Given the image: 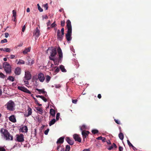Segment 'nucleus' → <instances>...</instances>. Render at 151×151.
Instances as JSON below:
<instances>
[{
  "label": "nucleus",
  "mask_w": 151,
  "mask_h": 151,
  "mask_svg": "<svg viewBox=\"0 0 151 151\" xmlns=\"http://www.w3.org/2000/svg\"><path fill=\"white\" fill-rule=\"evenodd\" d=\"M67 28V33L65 35L66 38L68 41H70L72 39V28L70 21L68 19L66 22Z\"/></svg>",
  "instance_id": "nucleus-1"
},
{
  "label": "nucleus",
  "mask_w": 151,
  "mask_h": 151,
  "mask_svg": "<svg viewBox=\"0 0 151 151\" xmlns=\"http://www.w3.org/2000/svg\"><path fill=\"white\" fill-rule=\"evenodd\" d=\"M0 132L3 134L4 138L6 140H13V136L10 134L6 129L2 128L1 129Z\"/></svg>",
  "instance_id": "nucleus-2"
},
{
  "label": "nucleus",
  "mask_w": 151,
  "mask_h": 151,
  "mask_svg": "<svg viewBox=\"0 0 151 151\" xmlns=\"http://www.w3.org/2000/svg\"><path fill=\"white\" fill-rule=\"evenodd\" d=\"M57 53L56 48L52 47L51 49V51L50 52V55L49 57V58L50 60L53 61L55 62L57 59L56 58H54L52 57L56 56Z\"/></svg>",
  "instance_id": "nucleus-3"
},
{
  "label": "nucleus",
  "mask_w": 151,
  "mask_h": 151,
  "mask_svg": "<svg viewBox=\"0 0 151 151\" xmlns=\"http://www.w3.org/2000/svg\"><path fill=\"white\" fill-rule=\"evenodd\" d=\"M3 66L5 71L7 73L9 74L11 73V66L8 63L4 62Z\"/></svg>",
  "instance_id": "nucleus-4"
},
{
  "label": "nucleus",
  "mask_w": 151,
  "mask_h": 151,
  "mask_svg": "<svg viewBox=\"0 0 151 151\" xmlns=\"http://www.w3.org/2000/svg\"><path fill=\"white\" fill-rule=\"evenodd\" d=\"M7 108L8 110L13 111L14 109V103L12 101H9L6 104Z\"/></svg>",
  "instance_id": "nucleus-5"
},
{
  "label": "nucleus",
  "mask_w": 151,
  "mask_h": 151,
  "mask_svg": "<svg viewBox=\"0 0 151 151\" xmlns=\"http://www.w3.org/2000/svg\"><path fill=\"white\" fill-rule=\"evenodd\" d=\"M59 55V59H58V62H61L62 60L63 55L62 50L60 47H58L57 49Z\"/></svg>",
  "instance_id": "nucleus-6"
},
{
  "label": "nucleus",
  "mask_w": 151,
  "mask_h": 151,
  "mask_svg": "<svg viewBox=\"0 0 151 151\" xmlns=\"http://www.w3.org/2000/svg\"><path fill=\"white\" fill-rule=\"evenodd\" d=\"M16 140L18 142H23L24 141V136L23 134H21L20 135H17Z\"/></svg>",
  "instance_id": "nucleus-7"
},
{
  "label": "nucleus",
  "mask_w": 151,
  "mask_h": 151,
  "mask_svg": "<svg viewBox=\"0 0 151 151\" xmlns=\"http://www.w3.org/2000/svg\"><path fill=\"white\" fill-rule=\"evenodd\" d=\"M18 89L19 90L22 91H23L24 92L29 93V94H31V92L28 90L27 88H26L22 87V86H19L17 87Z\"/></svg>",
  "instance_id": "nucleus-8"
},
{
  "label": "nucleus",
  "mask_w": 151,
  "mask_h": 151,
  "mask_svg": "<svg viewBox=\"0 0 151 151\" xmlns=\"http://www.w3.org/2000/svg\"><path fill=\"white\" fill-rule=\"evenodd\" d=\"M57 39L60 41H62L64 36V35H62V34L60 32V29H58L57 32Z\"/></svg>",
  "instance_id": "nucleus-9"
},
{
  "label": "nucleus",
  "mask_w": 151,
  "mask_h": 151,
  "mask_svg": "<svg viewBox=\"0 0 151 151\" xmlns=\"http://www.w3.org/2000/svg\"><path fill=\"white\" fill-rule=\"evenodd\" d=\"M24 79L27 81L30 80L32 78V76L30 72L29 71L25 72Z\"/></svg>",
  "instance_id": "nucleus-10"
},
{
  "label": "nucleus",
  "mask_w": 151,
  "mask_h": 151,
  "mask_svg": "<svg viewBox=\"0 0 151 151\" xmlns=\"http://www.w3.org/2000/svg\"><path fill=\"white\" fill-rule=\"evenodd\" d=\"M73 138L75 141H77L79 142H81V139L79 136V135L77 134H74L73 135Z\"/></svg>",
  "instance_id": "nucleus-11"
},
{
  "label": "nucleus",
  "mask_w": 151,
  "mask_h": 151,
  "mask_svg": "<svg viewBox=\"0 0 151 151\" xmlns=\"http://www.w3.org/2000/svg\"><path fill=\"white\" fill-rule=\"evenodd\" d=\"M38 79L40 82H43L45 79L44 74L42 73H40L38 75Z\"/></svg>",
  "instance_id": "nucleus-12"
},
{
  "label": "nucleus",
  "mask_w": 151,
  "mask_h": 151,
  "mask_svg": "<svg viewBox=\"0 0 151 151\" xmlns=\"http://www.w3.org/2000/svg\"><path fill=\"white\" fill-rule=\"evenodd\" d=\"M89 133L88 131H82V134L83 136V140H84V139L88 136Z\"/></svg>",
  "instance_id": "nucleus-13"
},
{
  "label": "nucleus",
  "mask_w": 151,
  "mask_h": 151,
  "mask_svg": "<svg viewBox=\"0 0 151 151\" xmlns=\"http://www.w3.org/2000/svg\"><path fill=\"white\" fill-rule=\"evenodd\" d=\"M64 137H61L59 138L56 142L57 145H61L64 142Z\"/></svg>",
  "instance_id": "nucleus-14"
},
{
  "label": "nucleus",
  "mask_w": 151,
  "mask_h": 151,
  "mask_svg": "<svg viewBox=\"0 0 151 151\" xmlns=\"http://www.w3.org/2000/svg\"><path fill=\"white\" fill-rule=\"evenodd\" d=\"M21 73V69L19 67L16 68L14 70V73L16 75H19Z\"/></svg>",
  "instance_id": "nucleus-15"
},
{
  "label": "nucleus",
  "mask_w": 151,
  "mask_h": 151,
  "mask_svg": "<svg viewBox=\"0 0 151 151\" xmlns=\"http://www.w3.org/2000/svg\"><path fill=\"white\" fill-rule=\"evenodd\" d=\"M66 141L70 145H72L74 144V141L73 140H71L69 137H67L65 138Z\"/></svg>",
  "instance_id": "nucleus-16"
},
{
  "label": "nucleus",
  "mask_w": 151,
  "mask_h": 151,
  "mask_svg": "<svg viewBox=\"0 0 151 151\" xmlns=\"http://www.w3.org/2000/svg\"><path fill=\"white\" fill-rule=\"evenodd\" d=\"M34 35L37 37H38L40 35V31L38 27H37L34 32Z\"/></svg>",
  "instance_id": "nucleus-17"
},
{
  "label": "nucleus",
  "mask_w": 151,
  "mask_h": 151,
  "mask_svg": "<svg viewBox=\"0 0 151 151\" xmlns=\"http://www.w3.org/2000/svg\"><path fill=\"white\" fill-rule=\"evenodd\" d=\"M9 120L13 123H15L16 122V118L14 115H12L9 117Z\"/></svg>",
  "instance_id": "nucleus-18"
},
{
  "label": "nucleus",
  "mask_w": 151,
  "mask_h": 151,
  "mask_svg": "<svg viewBox=\"0 0 151 151\" xmlns=\"http://www.w3.org/2000/svg\"><path fill=\"white\" fill-rule=\"evenodd\" d=\"M27 62L28 65H30L34 63V60L29 57L27 58Z\"/></svg>",
  "instance_id": "nucleus-19"
},
{
  "label": "nucleus",
  "mask_w": 151,
  "mask_h": 151,
  "mask_svg": "<svg viewBox=\"0 0 151 151\" xmlns=\"http://www.w3.org/2000/svg\"><path fill=\"white\" fill-rule=\"evenodd\" d=\"M21 132H27L28 131L27 127V126H25L22 127L20 129Z\"/></svg>",
  "instance_id": "nucleus-20"
},
{
  "label": "nucleus",
  "mask_w": 151,
  "mask_h": 151,
  "mask_svg": "<svg viewBox=\"0 0 151 151\" xmlns=\"http://www.w3.org/2000/svg\"><path fill=\"white\" fill-rule=\"evenodd\" d=\"M50 115L54 117L55 116V110L53 109H51L50 110Z\"/></svg>",
  "instance_id": "nucleus-21"
},
{
  "label": "nucleus",
  "mask_w": 151,
  "mask_h": 151,
  "mask_svg": "<svg viewBox=\"0 0 151 151\" xmlns=\"http://www.w3.org/2000/svg\"><path fill=\"white\" fill-rule=\"evenodd\" d=\"M28 111L27 114L25 115V116L26 117H28L31 115L32 113V109L31 108L29 107L28 109Z\"/></svg>",
  "instance_id": "nucleus-22"
},
{
  "label": "nucleus",
  "mask_w": 151,
  "mask_h": 151,
  "mask_svg": "<svg viewBox=\"0 0 151 151\" xmlns=\"http://www.w3.org/2000/svg\"><path fill=\"white\" fill-rule=\"evenodd\" d=\"M36 90L39 92V93H38L39 94H41V93L42 94H45V93H46V92L44 91V89H40L37 88L36 89Z\"/></svg>",
  "instance_id": "nucleus-23"
},
{
  "label": "nucleus",
  "mask_w": 151,
  "mask_h": 151,
  "mask_svg": "<svg viewBox=\"0 0 151 151\" xmlns=\"http://www.w3.org/2000/svg\"><path fill=\"white\" fill-rule=\"evenodd\" d=\"M0 50L1 51H6V52H10V50L9 48H6L4 49H3L2 48H0Z\"/></svg>",
  "instance_id": "nucleus-24"
},
{
  "label": "nucleus",
  "mask_w": 151,
  "mask_h": 151,
  "mask_svg": "<svg viewBox=\"0 0 151 151\" xmlns=\"http://www.w3.org/2000/svg\"><path fill=\"white\" fill-rule=\"evenodd\" d=\"M30 50V47H28L25 49L23 51V53L24 54H26Z\"/></svg>",
  "instance_id": "nucleus-25"
},
{
  "label": "nucleus",
  "mask_w": 151,
  "mask_h": 151,
  "mask_svg": "<svg viewBox=\"0 0 151 151\" xmlns=\"http://www.w3.org/2000/svg\"><path fill=\"white\" fill-rule=\"evenodd\" d=\"M56 122V120L55 119H53L51 121H50L49 123V126H50L54 124Z\"/></svg>",
  "instance_id": "nucleus-26"
},
{
  "label": "nucleus",
  "mask_w": 151,
  "mask_h": 151,
  "mask_svg": "<svg viewBox=\"0 0 151 151\" xmlns=\"http://www.w3.org/2000/svg\"><path fill=\"white\" fill-rule=\"evenodd\" d=\"M37 111H39L38 113L40 114H42L43 112V110L41 108L37 107Z\"/></svg>",
  "instance_id": "nucleus-27"
},
{
  "label": "nucleus",
  "mask_w": 151,
  "mask_h": 151,
  "mask_svg": "<svg viewBox=\"0 0 151 151\" xmlns=\"http://www.w3.org/2000/svg\"><path fill=\"white\" fill-rule=\"evenodd\" d=\"M119 137L120 139L123 140L124 138L123 134L122 132H120L119 134Z\"/></svg>",
  "instance_id": "nucleus-28"
},
{
  "label": "nucleus",
  "mask_w": 151,
  "mask_h": 151,
  "mask_svg": "<svg viewBox=\"0 0 151 151\" xmlns=\"http://www.w3.org/2000/svg\"><path fill=\"white\" fill-rule=\"evenodd\" d=\"M60 69L62 72H66V70L65 68L64 67L63 65H60Z\"/></svg>",
  "instance_id": "nucleus-29"
},
{
  "label": "nucleus",
  "mask_w": 151,
  "mask_h": 151,
  "mask_svg": "<svg viewBox=\"0 0 151 151\" xmlns=\"http://www.w3.org/2000/svg\"><path fill=\"white\" fill-rule=\"evenodd\" d=\"M51 79L50 77L48 76L47 75L46 76V82L48 83Z\"/></svg>",
  "instance_id": "nucleus-30"
},
{
  "label": "nucleus",
  "mask_w": 151,
  "mask_h": 151,
  "mask_svg": "<svg viewBox=\"0 0 151 151\" xmlns=\"http://www.w3.org/2000/svg\"><path fill=\"white\" fill-rule=\"evenodd\" d=\"M127 142L128 145L129 147H132L133 148V149L134 150V148L135 147L133 145L130 143V141H129V140H127Z\"/></svg>",
  "instance_id": "nucleus-31"
},
{
  "label": "nucleus",
  "mask_w": 151,
  "mask_h": 151,
  "mask_svg": "<svg viewBox=\"0 0 151 151\" xmlns=\"http://www.w3.org/2000/svg\"><path fill=\"white\" fill-rule=\"evenodd\" d=\"M8 79L12 82L14 81V78L12 76H9L8 77Z\"/></svg>",
  "instance_id": "nucleus-32"
},
{
  "label": "nucleus",
  "mask_w": 151,
  "mask_h": 151,
  "mask_svg": "<svg viewBox=\"0 0 151 151\" xmlns=\"http://www.w3.org/2000/svg\"><path fill=\"white\" fill-rule=\"evenodd\" d=\"M13 17H16L17 15V11L15 10L12 11Z\"/></svg>",
  "instance_id": "nucleus-33"
},
{
  "label": "nucleus",
  "mask_w": 151,
  "mask_h": 151,
  "mask_svg": "<svg viewBox=\"0 0 151 151\" xmlns=\"http://www.w3.org/2000/svg\"><path fill=\"white\" fill-rule=\"evenodd\" d=\"M70 148V145H66L65 151H69Z\"/></svg>",
  "instance_id": "nucleus-34"
},
{
  "label": "nucleus",
  "mask_w": 151,
  "mask_h": 151,
  "mask_svg": "<svg viewBox=\"0 0 151 151\" xmlns=\"http://www.w3.org/2000/svg\"><path fill=\"white\" fill-rule=\"evenodd\" d=\"M74 64L76 66V68H78L79 66V64L78 63L77 61H74Z\"/></svg>",
  "instance_id": "nucleus-35"
},
{
  "label": "nucleus",
  "mask_w": 151,
  "mask_h": 151,
  "mask_svg": "<svg viewBox=\"0 0 151 151\" xmlns=\"http://www.w3.org/2000/svg\"><path fill=\"white\" fill-rule=\"evenodd\" d=\"M24 61L22 60H19L18 63V64H24Z\"/></svg>",
  "instance_id": "nucleus-36"
},
{
  "label": "nucleus",
  "mask_w": 151,
  "mask_h": 151,
  "mask_svg": "<svg viewBox=\"0 0 151 151\" xmlns=\"http://www.w3.org/2000/svg\"><path fill=\"white\" fill-rule=\"evenodd\" d=\"M91 132L93 134H95L98 133L99 132V131L96 129H93L92 130Z\"/></svg>",
  "instance_id": "nucleus-37"
},
{
  "label": "nucleus",
  "mask_w": 151,
  "mask_h": 151,
  "mask_svg": "<svg viewBox=\"0 0 151 151\" xmlns=\"http://www.w3.org/2000/svg\"><path fill=\"white\" fill-rule=\"evenodd\" d=\"M37 6H38V9L39 10V11L41 12H42L43 11V10L42 8H41L39 4H37Z\"/></svg>",
  "instance_id": "nucleus-38"
},
{
  "label": "nucleus",
  "mask_w": 151,
  "mask_h": 151,
  "mask_svg": "<svg viewBox=\"0 0 151 151\" xmlns=\"http://www.w3.org/2000/svg\"><path fill=\"white\" fill-rule=\"evenodd\" d=\"M60 24L62 27H64L65 25V21L64 20L61 21L60 22Z\"/></svg>",
  "instance_id": "nucleus-39"
},
{
  "label": "nucleus",
  "mask_w": 151,
  "mask_h": 151,
  "mask_svg": "<svg viewBox=\"0 0 151 151\" xmlns=\"http://www.w3.org/2000/svg\"><path fill=\"white\" fill-rule=\"evenodd\" d=\"M60 116V113H58L56 114V120L57 121L59 119V116Z\"/></svg>",
  "instance_id": "nucleus-40"
},
{
  "label": "nucleus",
  "mask_w": 151,
  "mask_h": 151,
  "mask_svg": "<svg viewBox=\"0 0 151 151\" xmlns=\"http://www.w3.org/2000/svg\"><path fill=\"white\" fill-rule=\"evenodd\" d=\"M0 77L3 78H4L5 77V76L3 73L0 72Z\"/></svg>",
  "instance_id": "nucleus-41"
},
{
  "label": "nucleus",
  "mask_w": 151,
  "mask_h": 151,
  "mask_svg": "<svg viewBox=\"0 0 151 151\" xmlns=\"http://www.w3.org/2000/svg\"><path fill=\"white\" fill-rule=\"evenodd\" d=\"M64 28H62L60 31V32L62 34V35H64Z\"/></svg>",
  "instance_id": "nucleus-42"
},
{
  "label": "nucleus",
  "mask_w": 151,
  "mask_h": 151,
  "mask_svg": "<svg viewBox=\"0 0 151 151\" xmlns=\"http://www.w3.org/2000/svg\"><path fill=\"white\" fill-rule=\"evenodd\" d=\"M7 42V40L6 39H5L3 40H2L1 41V43H3L5 42Z\"/></svg>",
  "instance_id": "nucleus-43"
},
{
  "label": "nucleus",
  "mask_w": 151,
  "mask_h": 151,
  "mask_svg": "<svg viewBox=\"0 0 151 151\" xmlns=\"http://www.w3.org/2000/svg\"><path fill=\"white\" fill-rule=\"evenodd\" d=\"M49 131V129H47V130H45V131L44 132V134L45 135L47 134Z\"/></svg>",
  "instance_id": "nucleus-44"
},
{
  "label": "nucleus",
  "mask_w": 151,
  "mask_h": 151,
  "mask_svg": "<svg viewBox=\"0 0 151 151\" xmlns=\"http://www.w3.org/2000/svg\"><path fill=\"white\" fill-rule=\"evenodd\" d=\"M56 24H55V21L53 23H52L51 25V27L52 28L54 27Z\"/></svg>",
  "instance_id": "nucleus-45"
},
{
  "label": "nucleus",
  "mask_w": 151,
  "mask_h": 151,
  "mask_svg": "<svg viewBox=\"0 0 151 151\" xmlns=\"http://www.w3.org/2000/svg\"><path fill=\"white\" fill-rule=\"evenodd\" d=\"M41 99L45 102H46L47 101V99H45L43 96H42Z\"/></svg>",
  "instance_id": "nucleus-46"
},
{
  "label": "nucleus",
  "mask_w": 151,
  "mask_h": 151,
  "mask_svg": "<svg viewBox=\"0 0 151 151\" xmlns=\"http://www.w3.org/2000/svg\"><path fill=\"white\" fill-rule=\"evenodd\" d=\"M26 28V26H25V25H24L23 27H22V31L23 32H24V31L25 30V29Z\"/></svg>",
  "instance_id": "nucleus-47"
},
{
  "label": "nucleus",
  "mask_w": 151,
  "mask_h": 151,
  "mask_svg": "<svg viewBox=\"0 0 151 151\" xmlns=\"http://www.w3.org/2000/svg\"><path fill=\"white\" fill-rule=\"evenodd\" d=\"M77 100V99H72V102L73 103L76 104V103Z\"/></svg>",
  "instance_id": "nucleus-48"
},
{
  "label": "nucleus",
  "mask_w": 151,
  "mask_h": 151,
  "mask_svg": "<svg viewBox=\"0 0 151 151\" xmlns=\"http://www.w3.org/2000/svg\"><path fill=\"white\" fill-rule=\"evenodd\" d=\"M114 121H115V122L117 124H120V122L119 121L116 119H114Z\"/></svg>",
  "instance_id": "nucleus-49"
},
{
  "label": "nucleus",
  "mask_w": 151,
  "mask_h": 151,
  "mask_svg": "<svg viewBox=\"0 0 151 151\" xmlns=\"http://www.w3.org/2000/svg\"><path fill=\"white\" fill-rule=\"evenodd\" d=\"M119 151H123V148L122 147L120 146L119 147Z\"/></svg>",
  "instance_id": "nucleus-50"
},
{
  "label": "nucleus",
  "mask_w": 151,
  "mask_h": 151,
  "mask_svg": "<svg viewBox=\"0 0 151 151\" xmlns=\"http://www.w3.org/2000/svg\"><path fill=\"white\" fill-rule=\"evenodd\" d=\"M0 151H6L5 149L3 147H0Z\"/></svg>",
  "instance_id": "nucleus-51"
},
{
  "label": "nucleus",
  "mask_w": 151,
  "mask_h": 151,
  "mask_svg": "<svg viewBox=\"0 0 151 151\" xmlns=\"http://www.w3.org/2000/svg\"><path fill=\"white\" fill-rule=\"evenodd\" d=\"M58 145V146L57 147V150H58V151H59V149L60 148L61 146V145Z\"/></svg>",
  "instance_id": "nucleus-52"
},
{
  "label": "nucleus",
  "mask_w": 151,
  "mask_h": 151,
  "mask_svg": "<svg viewBox=\"0 0 151 151\" xmlns=\"http://www.w3.org/2000/svg\"><path fill=\"white\" fill-rule=\"evenodd\" d=\"M103 138V137H102L101 136H100V137H98L96 138V139H98V140H102V139Z\"/></svg>",
  "instance_id": "nucleus-53"
},
{
  "label": "nucleus",
  "mask_w": 151,
  "mask_h": 151,
  "mask_svg": "<svg viewBox=\"0 0 151 151\" xmlns=\"http://www.w3.org/2000/svg\"><path fill=\"white\" fill-rule=\"evenodd\" d=\"M60 71V69L59 68H57L55 70V72L58 73Z\"/></svg>",
  "instance_id": "nucleus-54"
},
{
  "label": "nucleus",
  "mask_w": 151,
  "mask_h": 151,
  "mask_svg": "<svg viewBox=\"0 0 151 151\" xmlns=\"http://www.w3.org/2000/svg\"><path fill=\"white\" fill-rule=\"evenodd\" d=\"M113 148V145H112L111 146H110L108 148V149L109 150H111Z\"/></svg>",
  "instance_id": "nucleus-55"
},
{
  "label": "nucleus",
  "mask_w": 151,
  "mask_h": 151,
  "mask_svg": "<svg viewBox=\"0 0 151 151\" xmlns=\"http://www.w3.org/2000/svg\"><path fill=\"white\" fill-rule=\"evenodd\" d=\"M15 56L14 55H10V58L11 59H14L15 58Z\"/></svg>",
  "instance_id": "nucleus-56"
},
{
  "label": "nucleus",
  "mask_w": 151,
  "mask_h": 151,
  "mask_svg": "<svg viewBox=\"0 0 151 151\" xmlns=\"http://www.w3.org/2000/svg\"><path fill=\"white\" fill-rule=\"evenodd\" d=\"M51 24V22L50 20H49L48 22H47V26L48 27L49 25H50Z\"/></svg>",
  "instance_id": "nucleus-57"
},
{
  "label": "nucleus",
  "mask_w": 151,
  "mask_h": 151,
  "mask_svg": "<svg viewBox=\"0 0 151 151\" xmlns=\"http://www.w3.org/2000/svg\"><path fill=\"white\" fill-rule=\"evenodd\" d=\"M5 37L6 38H7L8 37V36H9V34L8 33H5Z\"/></svg>",
  "instance_id": "nucleus-58"
},
{
  "label": "nucleus",
  "mask_w": 151,
  "mask_h": 151,
  "mask_svg": "<svg viewBox=\"0 0 151 151\" xmlns=\"http://www.w3.org/2000/svg\"><path fill=\"white\" fill-rule=\"evenodd\" d=\"M44 7L46 9V10H47L48 9L47 4L45 5Z\"/></svg>",
  "instance_id": "nucleus-59"
},
{
  "label": "nucleus",
  "mask_w": 151,
  "mask_h": 151,
  "mask_svg": "<svg viewBox=\"0 0 151 151\" xmlns=\"http://www.w3.org/2000/svg\"><path fill=\"white\" fill-rule=\"evenodd\" d=\"M102 141L104 142H106V138L104 137H103V138L102 139Z\"/></svg>",
  "instance_id": "nucleus-60"
},
{
  "label": "nucleus",
  "mask_w": 151,
  "mask_h": 151,
  "mask_svg": "<svg viewBox=\"0 0 151 151\" xmlns=\"http://www.w3.org/2000/svg\"><path fill=\"white\" fill-rule=\"evenodd\" d=\"M60 87V85H56L55 86V87L56 88H58Z\"/></svg>",
  "instance_id": "nucleus-61"
},
{
  "label": "nucleus",
  "mask_w": 151,
  "mask_h": 151,
  "mask_svg": "<svg viewBox=\"0 0 151 151\" xmlns=\"http://www.w3.org/2000/svg\"><path fill=\"white\" fill-rule=\"evenodd\" d=\"M98 97L99 99H100L101 97V94H99L98 95V96H97Z\"/></svg>",
  "instance_id": "nucleus-62"
},
{
  "label": "nucleus",
  "mask_w": 151,
  "mask_h": 151,
  "mask_svg": "<svg viewBox=\"0 0 151 151\" xmlns=\"http://www.w3.org/2000/svg\"><path fill=\"white\" fill-rule=\"evenodd\" d=\"M24 82L26 84H29V82L27 80V81H24Z\"/></svg>",
  "instance_id": "nucleus-63"
},
{
  "label": "nucleus",
  "mask_w": 151,
  "mask_h": 151,
  "mask_svg": "<svg viewBox=\"0 0 151 151\" xmlns=\"http://www.w3.org/2000/svg\"><path fill=\"white\" fill-rule=\"evenodd\" d=\"M82 151H90V149H85Z\"/></svg>",
  "instance_id": "nucleus-64"
}]
</instances>
